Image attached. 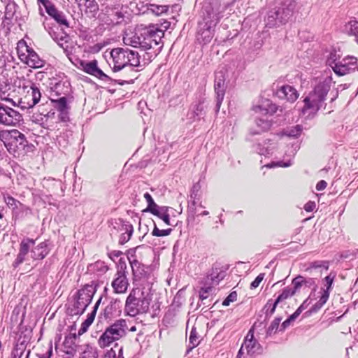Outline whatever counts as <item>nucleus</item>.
Here are the masks:
<instances>
[{"label": "nucleus", "mask_w": 358, "mask_h": 358, "mask_svg": "<svg viewBox=\"0 0 358 358\" xmlns=\"http://www.w3.org/2000/svg\"><path fill=\"white\" fill-rule=\"evenodd\" d=\"M144 198L148 203V207L145 211L150 212L153 215H158V211L160 210L161 207L155 203L152 196L148 192H146L144 194Z\"/></svg>", "instance_id": "nucleus-36"}, {"label": "nucleus", "mask_w": 358, "mask_h": 358, "mask_svg": "<svg viewBox=\"0 0 358 358\" xmlns=\"http://www.w3.org/2000/svg\"><path fill=\"white\" fill-rule=\"evenodd\" d=\"M253 110L256 113L262 115H266L268 113L272 114L276 111V106L272 104L269 101H266L264 104L254 106Z\"/></svg>", "instance_id": "nucleus-32"}, {"label": "nucleus", "mask_w": 358, "mask_h": 358, "mask_svg": "<svg viewBox=\"0 0 358 358\" xmlns=\"http://www.w3.org/2000/svg\"><path fill=\"white\" fill-rule=\"evenodd\" d=\"M329 269V262L325 261H315L311 262L309 266L306 269V272L313 273V271L322 273V271Z\"/></svg>", "instance_id": "nucleus-31"}, {"label": "nucleus", "mask_w": 358, "mask_h": 358, "mask_svg": "<svg viewBox=\"0 0 358 358\" xmlns=\"http://www.w3.org/2000/svg\"><path fill=\"white\" fill-rule=\"evenodd\" d=\"M298 292L297 289H295V287H286L282 291V292L278 295L277 299V303H280L295 294V293Z\"/></svg>", "instance_id": "nucleus-39"}, {"label": "nucleus", "mask_w": 358, "mask_h": 358, "mask_svg": "<svg viewBox=\"0 0 358 358\" xmlns=\"http://www.w3.org/2000/svg\"><path fill=\"white\" fill-rule=\"evenodd\" d=\"M278 148V144L273 141L268 140L267 142H264V144H258L257 151L261 155L266 157L276 156V151Z\"/></svg>", "instance_id": "nucleus-25"}, {"label": "nucleus", "mask_w": 358, "mask_h": 358, "mask_svg": "<svg viewBox=\"0 0 358 358\" xmlns=\"http://www.w3.org/2000/svg\"><path fill=\"white\" fill-rule=\"evenodd\" d=\"M127 55L128 57L127 59L129 60L128 65L143 67L145 64V63L143 64H141L140 56L138 52L127 48Z\"/></svg>", "instance_id": "nucleus-37"}, {"label": "nucleus", "mask_w": 358, "mask_h": 358, "mask_svg": "<svg viewBox=\"0 0 358 358\" xmlns=\"http://www.w3.org/2000/svg\"><path fill=\"white\" fill-rule=\"evenodd\" d=\"M215 29V27L208 24L205 26V24L200 22L197 33L198 41L203 44L209 43L214 36Z\"/></svg>", "instance_id": "nucleus-17"}, {"label": "nucleus", "mask_w": 358, "mask_h": 358, "mask_svg": "<svg viewBox=\"0 0 358 358\" xmlns=\"http://www.w3.org/2000/svg\"><path fill=\"white\" fill-rule=\"evenodd\" d=\"M22 122V115L18 111L0 103V124L6 127H17Z\"/></svg>", "instance_id": "nucleus-10"}, {"label": "nucleus", "mask_w": 358, "mask_h": 358, "mask_svg": "<svg viewBox=\"0 0 358 358\" xmlns=\"http://www.w3.org/2000/svg\"><path fill=\"white\" fill-rule=\"evenodd\" d=\"M144 289L140 287H135L129 292L124 307V312L128 315L135 317L149 310L152 295Z\"/></svg>", "instance_id": "nucleus-1"}, {"label": "nucleus", "mask_w": 358, "mask_h": 358, "mask_svg": "<svg viewBox=\"0 0 358 358\" xmlns=\"http://www.w3.org/2000/svg\"><path fill=\"white\" fill-rule=\"evenodd\" d=\"M35 245V241L31 238H24L20 244L19 248V252L17 258L13 263V266L17 268L19 265L23 263L29 252L31 250V257L33 259H43L48 254L49 250L47 248V243L45 242H41L38 245Z\"/></svg>", "instance_id": "nucleus-4"}, {"label": "nucleus", "mask_w": 358, "mask_h": 358, "mask_svg": "<svg viewBox=\"0 0 358 358\" xmlns=\"http://www.w3.org/2000/svg\"><path fill=\"white\" fill-rule=\"evenodd\" d=\"M335 277L336 275L332 273L326 276L323 280L324 287L321 288V290H327V292H330Z\"/></svg>", "instance_id": "nucleus-50"}, {"label": "nucleus", "mask_w": 358, "mask_h": 358, "mask_svg": "<svg viewBox=\"0 0 358 358\" xmlns=\"http://www.w3.org/2000/svg\"><path fill=\"white\" fill-rule=\"evenodd\" d=\"M127 268L126 260L124 258H120L117 264V271L115 273L127 275Z\"/></svg>", "instance_id": "nucleus-57"}, {"label": "nucleus", "mask_w": 358, "mask_h": 358, "mask_svg": "<svg viewBox=\"0 0 358 358\" xmlns=\"http://www.w3.org/2000/svg\"><path fill=\"white\" fill-rule=\"evenodd\" d=\"M130 264L131 266L132 273L134 275V284L135 286L139 287L138 285H141L140 282L137 283V282L140 281L142 278H144L146 276V272L144 269V266L142 265L136 259L130 261Z\"/></svg>", "instance_id": "nucleus-26"}, {"label": "nucleus", "mask_w": 358, "mask_h": 358, "mask_svg": "<svg viewBox=\"0 0 358 358\" xmlns=\"http://www.w3.org/2000/svg\"><path fill=\"white\" fill-rule=\"evenodd\" d=\"M3 200L6 205L10 208H11L12 210H17L18 209L19 206H23L19 201L8 194L3 196Z\"/></svg>", "instance_id": "nucleus-41"}, {"label": "nucleus", "mask_w": 358, "mask_h": 358, "mask_svg": "<svg viewBox=\"0 0 358 358\" xmlns=\"http://www.w3.org/2000/svg\"><path fill=\"white\" fill-rule=\"evenodd\" d=\"M330 90L329 82H320L304 99V106L301 112L303 115H315L324 103L326 96Z\"/></svg>", "instance_id": "nucleus-3"}, {"label": "nucleus", "mask_w": 358, "mask_h": 358, "mask_svg": "<svg viewBox=\"0 0 358 358\" xmlns=\"http://www.w3.org/2000/svg\"><path fill=\"white\" fill-rule=\"evenodd\" d=\"M0 141L3 142L8 152L13 155L24 150L28 144L25 136L17 129L1 131Z\"/></svg>", "instance_id": "nucleus-7"}, {"label": "nucleus", "mask_w": 358, "mask_h": 358, "mask_svg": "<svg viewBox=\"0 0 358 358\" xmlns=\"http://www.w3.org/2000/svg\"><path fill=\"white\" fill-rule=\"evenodd\" d=\"M341 55L337 52L336 50H333L330 52L327 59V64L334 69V66L338 64V61L340 59Z\"/></svg>", "instance_id": "nucleus-47"}, {"label": "nucleus", "mask_w": 358, "mask_h": 358, "mask_svg": "<svg viewBox=\"0 0 358 358\" xmlns=\"http://www.w3.org/2000/svg\"><path fill=\"white\" fill-rule=\"evenodd\" d=\"M213 290L211 285H206L199 291V299L201 301L206 300Z\"/></svg>", "instance_id": "nucleus-51"}, {"label": "nucleus", "mask_w": 358, "mask_h": 358, "mask_svg": "<svg viewBox=\"0 0 358 358\" xmlns=\"http://www.w3.org/2000/svg\"><path fill=\"white\" fill-rule=\"evenodd\" d=\"M97 352L96 348L87 345L81 354L80 358H96Z\"/></svg>", "instance_id": "nucleus-48"}, {"label": "nucleus", "mask_w": 358, "mask_h": 358, "mask_svg": "<svg viewBox=\"0 0 358 358\" xmlns=\"http://www.w3.org/2000/svg\"><path fill=\"white\" fill-rule=\"evenodd\" d=\"M302 131V126L297 124L286 129L285 134L289 137L297 138L301 134Z\"/></svg>", "instance_id": "nucleus-44"}, {"label": "nucleus", "mask_w": 358, "mask_h": 358, "mask_svg": "<svg viewBox=\"0 0 358 358\" xmlns=\"http://www.w3.org/2000/svg\"><path fill=\"white\" fill-rule=\"evenodd\" d=\"M92 266L94 271L99 272L100 274L105 273L108 270V266L103 262H96Z\"/></svg>", "instance_id": "nucleus-56"}, {"label": "nucleus", "mask_w": 358, "mask_h": 358, "mask_svg": "<svg viewBox=\"0 0 358 358\" xmlns=\"http://www.w3.org/2000/svg\"><path fill=\"white\" fill-rule=\"evenodd\" d=\"M281 320H282L281 317H275L272 321V322L271 323V324L269 325V327H268V329L266 330L267 336H271L272 334H275L278 329L280 330V323Z\"/></svg>", "instance_id": "nucleus-43"}, {"label": "nucleus", "mask_w": 358, "mask_h": 358, "mask_svg": "<svg viewBox=\"0 0 358 358\" xmlns=\"http://www.w3.org/2000/svg\"><path fill=\"white\" fill-rule=\"evenodd\" d=\"M292 161L291 159H289L287 162H284L282 161H279L277 163L275 164H267L266 166L267 167H269V168H271V167H273L274 166H281V167H288V166H290L292 165Z\"/></svg>", "instance_id": "nucleus-62"}, {"label": "nucleus", "mask_w": 358, "mask_h": 358, "mask_svg": "<svg viewBox=\"0 0 358 358\" xmlns=\"http://www.w3.org/2000/svg\"><path fill=\"white\" fill-rule=\"evenodd\" d=\"M169 208L166 206L161 207L160 210L158 211V215H155L159 218L162 220L167 225H173L170 220V216L167 213Z\"/></svg>", "instance_id": "nucleus-49"}, {"label": "nucleus", "mask_w": 358, "mask_h": 358, "mask_svg": "<svg viewBox=\"0 0 358 358\" xmlns=\"http://www.w3.org/2000/svg\"><path fill=\"white\" fill-rule=\"evenodd\" d=\"M120 231L122 233L120 236L119 243L124 245L130 240L134 232V227L129 222L122 221Z\"/></svg>", "instance_id": "nucleus-29"}, {"label": "nucleus", "mask_w": 358, "mask_h": 358, "mask_svg": "<svg viewBox=\"0 0 358 358\" xmlns=\"http://www.w3.org/2000/svg\"><path fill=\"white\" fill-rule=\"evenodd\" d=\"M45 10L47 12V13L50 16L52 17V18L59 13V10H58L55 6L52 4L49 6H48V8H45Z\"/></svg>", "instance_id": "nucleus-64"}, {"label": "nucleus", "mask_w": 358, "mask_h": 358, "mask_svg": "<svg viewBox=\"0 0 358 358\" xmlns=\"http://www.w3.org/2000/svg\"><path fill=\"white\" fill-rule=\"evenodd\" d=\"M310 296H311V294ZM310 296H309L308 299H306L302 303V304L296 310L295 312H298L299 313V315H300V314L302 313V311L303 310H305L309 306V304L311 303V301L310 300Z\"/></svg>", "instance_id": "nucleus-63"}, {"label": "nucleus", "mask_w": 358, "mask_h": 358, "mask_svg": "<svg viewBox=\"0 0 358 358\" xmlns=\"http://www.w3.org/2000/svg\"><path fill=\"white\" fill-rule=\"evenodd\" d=\"M110 56L113 64L112 69L114 72L119 71L120 69L128 65L127 48H114L110 52Z\"/></svg>", "instance_id": "nucleus-12"}, {"label": "nucleus", "mask_w": 358, "mask_h": 358, "mask_svg": "<svg viewBox=\"0 0 358 358\" xmlns=\"http://www.w3.org/2000/svg\"><path fill=\"white\" fill-rule=\"evenodd\" d=\"M53 19L60 25H64L66 27H69V23L66 19L65 14L59 11V13L53 17Z\"/></svg>", "instance_id": "nucleus-55"}, {"label": "nucleus", "mask_w": 358, "mask_h": 358, "mask_svg": "<svg viewBox=\"0 0 358 358\" xmlns=\"http://www.w3.org/2000/svg\"><path fill=\"white\" fill-rule=\"evenodd\" d=\"M169 7L165 5H156V4H150L148 7V10L155 14L157 16H159L163 13H165L168 11Z\"/></svg>", "instance_id": "nucleus-40"}, {"label": "nucleus", "mask_w": 358, "mask_h": 358, "mask_svg": "<svg viewBox=\"0 0 358 358\" xmlns=\"http://www.w3.org/2000/svg\"><path fill=\"white\" fill-rule=\"evenodd\" d=\"M95 292V287L92 285H85L79 289L75 297L76 301L73 307L69 309L70 314L72 315H82L91 303Z\"/></svg>", "instance_id": "nucleus-8"}, {"label": "nucleus", "mask_w": 358, "mask_h": 358, "mask_svg": "<svg viewBox=\"0 0 358 358\" xmlns=\"http://www.w3.org/2000/svg\"><path fill=\"white\" fill-rule=\"evenodd\" d=\"M117 340L115 338V337H112L111 334L109 333L108 330L106 329L105 331L101 334L100 338L98 340L99 345L101 348H105L108 345H110L114 341H116Z\"/></svg>", "instance_id": "nucleus-38"}, {"label": "nucleus", "mask_w": 358, "mask_h": 358, "mask_svg": "<svg viewBox=\"0 0 358 358\" xmlns=\"http://www.w3.org/2000/svg\"><path fill=\"white\" fill-rule=\"evenodd\" d=\"M25 350V346L23 343L17 344L11 352V358H21Z\"/></svg>", "instance_id": "nucleus-52"}, {"label": "nucleus", "mask_w": 358, "mask_h": 358, "mask_svg": "<svg viewBox=\"0 0 358 358\" xmlns=\"http://www.w3.org/2000/svg\"><path fill=\"white\" fill-rule=\"evenodd\" d=\"M256 126L257 129H252L250 133L253 135L259 134L261 132L268 131L271 126V121L263 119V118H257L256 119Z\"/></svg>", "instance_id": "nucleus-33"}, {"label": "nucleus", "mask_w": 358, "mask_h": 358, "mask_svg": "<svg viewBox=\"0 0 358 358\" xmlns=\"http://www.w3.org/2000/svg\"><path fill=\"white\" fill-rule=\"evenodd\" d=\"M296 7L294 0H286L280 6L268 11L266 26L268 28L278 27L285 24L293 15Z\"/></svg>", "instance_id": "nucleus-5"}, {"label": "nucleus", "mask_w": 358, "mask_h": 358, "mask_svg": "<svg viewBox=\"0 0 358 358\" xmlns=\"http://www.w3.org/2000/svg\"><path fill=\"white\" fill-rule=\"evenodd\" d=\"M357 68V59L355 57H347L342 61H338V64L334 66L333 71L336 75L342 76L350 73Z\"/></svg>", "instance_id": "nucleus-11"}, {"label": "nucleus", "mask_w": 358, "mask_h": 358, "mask_svg": "<svg viewBox=\"0 0 358 358\" xmlns=\"http://www.w3.org/2000/svg\"><path fill=\"white\" fill-rule=\"evenodd\" d=\"M278 303H277L276 300L274 302H273L272 299H270L267 301L264 307L266 317H269L274 313L276 306Z\"/></svg>", "instance_id": "nucleus-46"}, {"label": "nucleus", "mask_w": 358, "mask_h": 358, "mask_svg": "<svg viewBox=\"0 0 358 358\" xmlns=\"http://www.w3.org/2000/svg\"><path fill=\"white\" fill-rule=\"evenodd\" d=\"M264 278V273H260L259 274L257 278L251 282L250 284V289H255L257 288L260 282L263 280Z\"/></svg>", "instance_id": "nucleus-61"}, {"label": "nucleus", "mask_w": 358, "mask_h": 358, "mask_svg": "<svg viewBox=\"0 0 358 358\" xmlns=\"http://www.w3.org/2000/svg\"><path fill=\"white\" fill-rule=\"evenodd\" d=\"M214 88L216 94L215 112L218 113L224 99L226 90L224 75L221 71L215 73Z\"/></svg>", "instance_id": "nucleus-13"}, {"label": "nucleus", "mask_w": 358, "mask_h": 358, "mask_svg": "<svg viewBox=\"0 0 358 358\" xmlns=\"http://www.w3.org/2000/svg\"><path fill=\"white\" fill-rule=\"evenodd\" d=\"M344 32L349 36L355 37V41L358 44V21L352 20L345 24Z\"/></svg>", "instance_id": "nucleus-34"}, {"label": "nucleus", "mask_w": 358, "mask_h": 358, "mask_svg": "<svg viewBox=\"0 0 358 358\" xmlns=\"http://www.w3.org/2000/svg\"><path fill=\"white\" fill-rule=\"evenodd\" d=\"M172 231V229H159L155 223H154V229L152 231V235L153 236H169Z\"/></svg>", "instance_id": "nucleus-53"}, {"label": "nucleus", "mask_w": 358, "mask_h": 358, "mask_svg": "<svg viewBox=\"0 0 358 358\" xmlns=\"http://www.w3.org/2000/svg\"><path fill=\"white\" fill-rule=\"evenodd\" d=\"M243 347H245L247 354L253 355L259 350L260 345L257 340L254 338V330L250 329L247 334L243 343Z\"/></svg>", "instance_id": "nucleus-23"}, {"label": "nucleus", "mask_w": 358, "mask_h": 358, "mask_svg": "<svg viewBox=\"0 0 358 358\" xmlns=\"http://www.w3.org/2000/svg\"><path fill=\"white\" fill-rule=\"evenodd\" d=\"M237 299V294L236 292H231L227 297L223 301L222 305L224 306H228L231 302H234Z\"/></svg>", "instance_id": "nucleus-60"}, {"label": "nucleus", "mask_w": 358, "mask_h": 358, "mask_svg": "<svg viewBox=\"0 0 358 358\" xmlns=\"http://www.w3.org/2000/svg\"><path fill=\"white\" fill-rule=\"evenodd\" d=\"M321 295L319 297V300L311 307L310 312L316 313L322 308V307L327 303L329 298V292L327 290H321Z\"/></svg>", "instance_id": "nucleus-35"}, {"label": "nucleus", "mask_w": 358, "mask_h": 358, "mask_svg": "<svg viewBox=\"0 0 358 358\" xmlns=\"http://www.w3.org/2000/svg\"><path fill=\"white\" fill-rule=\"evenodd\" d=\"M299 316V315L298 312H294L293 314H292L282 323L280 325V331H284L290 325L291 322L294 321Z\"/></svg>", "instance_id": "nucleus-54"}, {"label": "nucleus", "mask_w": 358, "mask_h": 358, "mask_svg": "<svg viewBox=\"0 0 358 358\" xmlns=\"http://www.w3.org/2000/svg\"><path fill=\"white\" fill-rule=\"evenodd\" d=\"M111 336L117 341L126 335L127 322L124 319L116 320L113 324L106 328Z\"/></svg>", "instance_id": "nucleus-20"}, {"label": "nucleus", "mask_w": 358, "mask_h": 358, "mask_svg": "<svg viewBox=\"0 0 358 358\" xmlns=\"http://www.w3.org/2000/svg\"><path fill=\"white\" fill-rule=\"evenodd\" d=\"M139 67L140 66H133L131 65H127L122 67L119 71L121 72L123 78L116 80V82L120 85L133 83L137 78V73L139 71V69L137 68Z\"/></svg>", "instance_id": "nucleus-15"}, {"label": "nucleus", "mask_w": 358, "mask_h": 358, "mask_svg": "<svg viewBox=\"0 0 358 358\" xmlns=\"http://www.w3.org/2000/svg\"><path fill=\"white\" fill-rule=\"evenodd\" d=\"M76 334H69L66 336H65L64 341L63 342L64 352L69 355L71 356H73L76 352Z\"/></svg>", "instance_id": "nucleus-28"}, {"label": "nucleus", "mask_w": 358, "mask_h": 358, "mask_svg": "<svg viewBox=\"0 0 358 358\" xmlns=\"http://www.w3.org/2000/svg\"><path fill=\"white\" fill-rule=\"evenodd\" d=\"M95 317V311H92L87 315V318L83 322L80 329L78 331V334L81 335L87 331L88 327L92 324Z\"/></svg>", "instance_id": "nucleus-42"}, {"label": "nucleus", "mask_w": 358, "mask_h": 358, "mask_svg": "<svg viewBox=\"0 0 358 358\" xmlns=\"http://www.w3.org/2000/svg\"><path fill=\"white\" fill-rule=\"evenodd\" d=\"M41 97L39 89L34 84L30 83L29 89L27 92V94L22 99L20 103L22 108H29L37 104Z\"/></svg>", "instance_id": "nucleus-14"}, {"label": "nucleus", "mask_w": 358, "mask_h": 358, "mask_svg": "<svg viewBox=\"0 0 358 358\" xmlns=\"http://www.w3.org/2000/svg\"><path fill=\"white\" fill-rule=\"evenodd\" d=\"M197 332L195 328H192L189 335V343L192 345V348L197 346L199 343Z\"/></svg>", "instance_id": "nucleus-58"}, {"label": "nucleus", "mask_w": 358, "mask_h": 358, "mask_svg": "<svg viewBox=\"0 0 358 358\" xmlns=\"http://www.w3.org/2000/svg\"><path fill=\"white\" fill-rule=\"evenodd\" d=\"M292 285L295 287L298 291L303 287L313 288L315 292L317 287L316 282V278H305L302 275H298L294 278L292 281Z\"/></svg>", "instance_id": "nucleus-24"}, {"label": "nucleus", "mask_w": 358, "mask_h": 358, "mask_svg": "<svg viewBox=\"0 0 358 358\" xmlns=\"http://www.w3.org/2000/svg\"><path fill=\"white\" fill-rule=\"evenodd\" d=\"M141 50L146 51L148 60L150 62L162 50V38L164 35L163 30L156 25H150L141 28Z\"/></svg>", "instance_id": "nucleus-2"}, {"label": "nucleus", "mask_w": 358, "mask_h": 358, "mask_svg": "<svg viewBox=\"0 0 358 358\" xmlns=\"http://www.w3.org/2000/svg\"><path fill=\"white\" fill-rule=\"evenodd\" d=\"M83 70L92 76L97 77L102 80H108L109 77L99 69L96 60H92L88 62H82Z\"/></svg>", "instance_id": "nucleus-21"}, {"label": "nucleus", "mask_w": 358, "mask_h": 358, "mask_svg": "<svg viewBox=\"0 0 358 358\" xmlns=\"http://www.w3.org/2000/svg\"><path fill=\"white\" fill-rule=\"evenodd\" d=\"M52 37L57 43L58 45H59L64 50H67V48H68V45H66V43L68 42L66 40L67 36H61L59 38L55 37L53 36Z\"/></svg>", "instance_id": "nucleus-59"}, {"label": "nucleus", "mask_w": 358, "mask_h": 358, "mask_svg": "<svg viewBox=\"0 0 358 358\" xmlns=\"http://www.w3.org/2000/svg\"><path fill=\"white\" fill-rule=\"evenodd\" d=\"M226 275L224 271L213 268L206 279V285H217Z\"/></svg>", "instance_id": "nucleus-27"}, {"label": "nucleus", "mask_w": 358, "mask_h": 358, "mask_svg": "<svg viewBox=\"0 0 358 358\" xmlns=\"http://www.w3.org/2000/svg\"><path fill=\"white\" fill-rule=\"evenodd\" d=\"M52 102L54 103V106L58 111L68 110L67 99L65 96L52 100Z\"/></svg>", "instance_id": "nucleus-45"}, {"label": "nucleus", "mask_w": 358, "mask_h": 358, "mask_svg": "<svg viewBox=\"0 0 358 358\" xmlns=\"http://www.w3.org/2000/svg\"><path fill=\"white\" fill-rule=\"evenodd\" d=\"M235 3L236 0H233L223 6L217 4L206 5L203 7V20L201 22L205 24V26L208 24L215 27L222 17H228L232 13H234L233 8Z\"/></svg>", "instance_id": "nucleus-6"}, {"label": "nucleus", "mask_w": 358, "mask_h": 358, "mask_svg": "<svg viewBox=\"0 0 358 358\" xmlns=\"http://www.w3.org/2000/svg\"><path fill=\"white\" fill-rule=\"evenodd\" d=\"M203 102V101H200L199 103L194 107V109L188 113V118L192 122L199 120L205 115L206 113Z\"/></svg>", "instance_id": "nucleus-30"}, {"label": "nucleus", "mask_w": 358, "mask_h": 358, "mask_svg": "<svg viewBox=\"0 0 358 358\" xmlns=\"http://www.w3.org/2000/svg\"><path fill=\"white\" fill-rule=\"evenodd\" d=\"M17 54L20 61L31 68L39 69L45 64V61L24 42L20 41L17 43Z\"/></svg>", "instance_id": "nucleus-9"}, {"label": "nucleus", "mask_w": 358, "mask_h": 358, "mask_svg": "<svg viewBox=\"0 0 358 358\" xmlns=\"http://www.w3.org/2000/svg\"><path fill=\"white\" fill-rule=\"evenodd\" d=\"M141 28H138L135 31L125 33L123 37V42L126 45L134 48H138L141 50Z\"/></svg>", "instance_id": "nucleus-19"}, {"label": "nucleus", "mask_w": 358, "mask_h": 358, "mask_svg": "<svg viewBox=\"0 0 358 358\" xmlns=\"http://www.w3.org/2000/svg\"><path fill=\"white\" fill-rule=\"evenodd\" d=\"M113 292L115 294H124L129 286V280L126 274L115 273L113 280L111 282Z\"/></svg>", "instance_id": "nucleus-16"}, {"label": "nucleus", "mask_w": 358, "mask_h": 358, "mask_svg": "<svg viewBox=\"0 0 358 358\" xmlns=\"http://www.w3.org/2000/svg\"><path fill=\"white\" fill-rule=\"evenodd\" d=\"M278 97L282 99H286L291 103L294 102L299 98L297 90L292 86L285 85L281 86L275 92Z\"/></svg>", "instance_id": "nucleus-18"}, {"label": "nucleus", "mask_w": 358, "mask_h": 358, "mask_svg": "<svg viewBox=\"0 0 358 358\" xmlns=\"http://www.w3.org/2000/svg\"><path fill=\"white\" fill-rule=\"evenodd\" d=\"M124 15L117 8H108L106 10V17L103 20L108 25H116L124 21Z\"/></svg>", "instance_id": "nucleus-22"}]
</instances>
